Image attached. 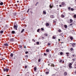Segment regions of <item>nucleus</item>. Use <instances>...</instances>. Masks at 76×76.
<instances>
[{
    "label": "nucleus",
    "mask_w": 76,
    "mask_h": 76,
    "mask_svg": "<svg viewBox=\"0 0 76 76\" xmlns=\"http://www.w3.org/2000/svg\"><path fill=\"white\" fill-rule=\"evenodd\" d=\"M69 68H71L72 67V66H71V65H72V64H71V63H70L69 64Z\"/></svg>",
    "instance_id": "f257e3e1"
},
{
    "label": "nucleus",
    "mask_w": 76,
    "mask_h": 76,
    "mask_svg": "<svg viewBox=\"0 0 76 76\" xmlns=\"http://www.w3.org/2000/svg\"><path fill=\"white\" fill-rule=\"evenodd\" d=\"M3 4V2H2L1 1H0V5H1V6H2Z\"/></svg>",
    "instance_id": "f03ea898"
},
{
    "label": "nucleus",
    "mask_w": 76,
    "mask_h": 76,
    "mask_svg": "<svg viewBox=\"0 0 76 76\" xmlns=\"http://www.w3.org/2000/svg\"><path fill=\"white\" fill-rule=\"evenodd\" d=\"M61 16L62 18H63L65 17V16L63 15V14H62L61 15Z\"/></svg>",
    "instance_id": "7ed1b4c3"
},
{
    "label": "nucleus",
    "mask_w": 76,
    "mask_h": 76,
    "mask_svg": "<svg viewBox=\"0 0 76 76\" xmlns=\"http://www.w3.org/2000/svg\"><path fill=\"white\" fill-rule=\"evenodd\" d=\"M73 23V20H72V19H70V23Z\"/></svg>",
    "instance_id": "20e7f679"
},
{
    "label": "nucleus",
    "mask_w": 76,
    "mask_h": 76,
    "mask_svg": "<svg viewBox=\"0 0 76 76\" xmlns=\"http://www.w3.org/2000/svg\"><path fill=\"white\" fill-rule=\"evenodd\" d=\"M61 4L62 6H64L65 5V3H64L63 2Z\"/></svg>",
    "instance_id": "39448f33"
},
{
    "label": "nucleus",
    "mask_w": 76,
    "mask_h": 76,
    "mask_svg": "<svg viewBox=\"0 0 76 76\" xmlns=\"http://www.w3.org/2000/svg\"><path fill=\"white\" fill-rule=\"evenodd\" d=\"M46 25L47 26H49L50 25V24H49V23H47L46 24Z\"/></svg>",
    "instance_id": "423d86ee"
},
{
    "label": "nucleus",
    "mask_w": 76,
    "mask_h": 76,
    "mask_svg": "<svg viewBox=\"0 0 76 76\" xmlns=\"http://www.w3.org/2000/svg\"><path fill=\"white\" fill-rule=\"evenodd\" d=\"M67 75V72H64V76H66Z\"/></svg>",
    "instance_id": "0eeeda50"
},
{
    "label": "nucleus",
    "mask_w": 76,
    "mask_h": 76,
    "mask_svg": "<svg viewBox=\"0 0 76 76\" xmlns=\"http://www.w3.org/2000/svg\"><path fill=\"white\" fill-rule=\"evenodd\" d=\"M50 18H54V15H51L50 16Z\"/></svg>",
    "instance_id": "6e6552de"
},
{
    "label": "nucleus",
    "mask_w": 76,
    "mask_h": 76,
    "mask_svg": "<svg viewBox=\"0 0 76 76\" xmlns=\"http://www.w3.org/2000/svg\"><path fill=\"white\" fill-rule=\"evenodd\" d=\"M10 56V57H12L13 56V53H11Z\"/></svg>",
    "instance_id": "1a4fd4ad"
},
{
    "label": "nucleus",
    "mask_w": 76,
    "mask_h": 76,
    "mask_svg": "<svg viewBox=\"0 0 76 76\" xmlns=\"http://www.w3.org/2000/svg\"><path fill=\"white\" fill-rule=\"evenodd\" d=\"M72 47H75V43H73L72 44Z\"/></svg>",
    "instance_id": "9d476101"
},
{
    "label": "nucleus",
    "mask_w": 76,
    "mask_h": 76,
    "mask_svg": "<svg viewBox=\"0 0 76 76\" xmlns=\"http://www.w3.org/2000/svg\"><path fill=\"white\" fill-rule=\"evenodd\" d=\"M34 71H36V70H37V67H34Z\"/></svg>",
    "instance_id": "9b49d317"
},
{
    "label": "nucleus",
    "mask_w": 76,
    "mask_h": 76,
    "mask_svg": "<svg viewBox=\"0 0 76 76\" xmlns=\"http://www.w3.org/2000/svg\"><path fill=\"white\" fill-rule=\"evenodd\" d=\"M4 45H5V46H8L9 45L7 43H6L4 44Z\"/></svg>",
    "instance_id": "f8f14e48"
},
{
    "label": "nucleus",
    "mask_w": 76,
    "mask_h": 76,
    "mask_svg": "<svg viewBox=\"0 0 76 76\" xmlns=\"http://www.w3.org/2000/svg\"><path fill=\"white\" fill-rule=\"evenodd\" d=\"M24 31H25V29H23L21 31V33L24 32Z\"/></svg>",
    "instance_id": "ddd939ff"
},
{
    "label": "nucleus",
    "mask_w": 76,
    "mask_h": 76,
    "mask_svg": "<svg viewBox=\"0 0 76 76\" xmlns=\"http://www.w3.org/2000/svg\"><path fill=\"white\" fill-rule=\"evenodd\" d=\"M70 39H71V40H73V38L72 37H70Z\"/></svg>",
    "instance_id": "4468645a"
},
{
    "label": "nucleus",
    "mask_w": 76,
    "mask_h": 76,
    "mask_svg": "<svg viewBox=\"0 0 76 76\" xmlns=\"http://www.w3.org/2000/svg\"><path fill=\"white\" fill-rule=\"evenodd\" d=\"M53 6H51V4H50V8H53Z\"/></svg>",
    "instance_id": "2eb2a0df"
},
{
    "label": "nucleus",
    "mask_w": 76,
    "mask_h": 76,
    "mask_svg": "<svg viewBox=\"0 0 76 76\" xmlns=\"http://www.w3.org/2000/svg\"><path fill=\"white\" fill-rule=\"evenodd\" d=\"M10 40L11 41H13V39H10Z\"/></svg>",
    "instance_id": "dca6fc26"
},
{
    "label": "nucleus",
    "mask_w": 76,
    "mask_h": 76,
    "mask_svg": "<svg viewBox=\"0 0 76 76\" xmlns=\"http://www.w3.org/2000/svg\"><path fill=\"white\" fill-rule=\"evenodd\" d=\"M12 34H15V31H12Z\"/></svg>",
    "instance_id": "f3484780"
},
{
    "label": "nucleus",
    "mask_w": 76,
    "mask_h": 76,
    "mask_svg": "<svg viewBox=\"0 0 76 76\" xmlns=\"http://www.w3.org/2000/svg\"><path fill=\"white\" fill-rule=\"evenodd\" d=\"M56 36H54L53 37V39H56Z\"/></svg>",
    "instance_id": "a211bd4d"
},
{
    "label": "nucleus",
    "mask_w": 76,
    "mask_h": 76,
    "mask_svg": "<svg viewBox=\"0 0 76 76\" xmlns=\"http://www.w3.org/2000/svg\"><path fill=\"white\" fill-rule=\"evenodd\" d=\"M62 60H61L60 61H59V62L60 63H62Z\"/></svg>",
    "instance_id": "6ab92c4d"
},
{
    "label": "nucleus",
    "mask_w": 76,
    "mask_h": 76,
    "mask_svg": "<svg viewBox=\"0 0 76 76\" xmlns=\"http://www.w3.org/2000/svg\"><path fill=\"white\" fill-rule=\"evenodd\" d=\"M43 14H46V12H45V11H43Z\"/></svg>",
    "instance_id": "aec40b11"
},
{
    "label": "nucleus",
    "mask_w": 76,
    "mask_h": 76,
    "mask_svg": "<svg viewBox=\"0 0 76 76\" xmlns=\"http://www.w3.org/2000/svg\"><path fill=\"white\" fill-rule=\"evenodd\" d=\"M73 17L74 18H76V15H74Z\"/></svg>",
    "instance_id": "412c9836"
},
{
    "label": "nucleus",
    "mask_w": 76,
    "mask_h": 76,
    "mask_svg": "<svg viewBox=\"0 0 76 76\" xmlns=\"http://www.w3.org/2000/svg\"><path fill=\"white\" fill-rule=\"evenodd\" d=\"M3 31H1L0 33L1 34H3Z\"/></svg>",
    "instance_id": "4be33fe9"
},
{
    "label": "nucleus",
    "mask_w": 76,
    "mask_h": 76,
    "mask_svg": "<svg viewBox=\"0 0 76 76\" xmlns=\"http://www.w3.org/2000/svg\"><path fill=\"white\" fill-rule=\"evenodd\" d=\"M45 36H46L47 37V36H48V34H45Z\"/></svg>",
    "instance_id": "5701e85b"
},
{
    "label": "nucleus",
    "mask_w": 76,
    "mask_h": 76,
    "mask_svg": "<svg viewBox=\"0 0 76 76\" xmlns=\"http://www.w3.org/2000/svg\"><path fill=\"white\" fill-rule=\"evenodd\" d=\"M6 72H8V71H9V69H6Z\"/></svg>",
    "instance_id": "b1692460"
},
{
    "label": "nucleus",
    "mask_w": 76,
    "mask_h": 76,
    "mask_svg": "<svg viewBox=\"0 0 76 76\" xmlns=\"http://www.w3.org/2000/svg\"><path fill=\"white\" fill-rule=\"evenodd\" d=\"M46 52H47V53L49 52V50L48 49H47L46 50Z\"/></svg>",
    "instance_id": "393cba45"
},
{
    "label": "nucleus",
    "mask_w": 76,
    "mask_h": 76,
    "mask_svg": "<svg viewBox=\"0 0 76 76\" xmlns=\"http://www.w3.org/2000/svg\"><path fill=\"white\" fill-rule=\"evenodd\" d=\"M61 30L60 29H59L58 30V32H61Z\"/></svg>",
    "instance_id": "a878e982"
},
{
    "label": "nucleus",
    "mask_w": 76,
    "mask_h": 76,
    "mask_svg": "<svg viewBox=\"0 0 76 76\" xmlns=\"http://www.w3.org/2000/svg\"><path fill=\"white\" fill-rule=\"evenodd\" d=\"M71 10H72V11H73V10H74V9L73 8H71Z\"/></svg>",
    "instance_id": "bb28decb"
},
{
    "label": "nucleus",
    "mask_w": 76,
    "mask_h": 76,
    "mask_svg": "<svg viewBox=\"0 0 76 76\" xmlns=\"http://www.w3.org/2000/svg\"><path fill=\"white\" fill-rule=\"evenodd\" d=\"M14 28H16V25H14Z\"/></svg>",
    "instance_id": "cd10ccee"
},
{
    "label": "nucleus",
    "mask_w": 76,
    "mask_h": 76,
    "mask_svg": "<svg viewBox=\"0 0 76 76\" xmlns=\"http://www.w3.org/2000/svg\"><path fill=\"white\" fill-rule=\"evenodd\" d=\"M60 54H61V55H63V52H61L60 53Z\"/></svg>",
    "instance_id": "c85d7f7f"
},
{
    "label": "nucleus",
    "mask_w": 76,
    "mask_h": 76,
    "mask_svg": "<svg viewBox=\"0 0 76 76\" xmlns=\"http://www.w3.org/2000/svg\"><path fill=\"white\" fill-rule=\"evenodd\" d=\"M41 61V59H38V62H40Z\"/></svg>",
    "instance_id": "c756f323"
},
{
    "label": "nucleus",
    "mask_w": 76,
    "mask_h": 76,
    "mask_svg": "<svg viewBox=\"0 0 76 76\" xmlns=\"http://www.w3.org/2000/svg\"><path fill=\"white\" fill-rule=\"evenodd\" d=\"M70 50H71V51H73V48H71L70 49Z\"/></svg>",
    "instance_id": "7c9ffc66"
},
{
    "label": "nucleus",
    "mask_w": 76,
    "mask_h": 76,
    "mask_svg": "<svg viewBox=\"0 0 76 76\" xmlns=\"http://www.w3.org/2000/svg\"><path fill=\"white\" fill-rule=\"evenodd\" d=\"M3 70H4V72H6V69H4Z\"/></svg>",
    "instance_id": "2f4dec72"
},
{
    "label": "nucleus",
    "mask_w": 76,
    "mask_h": 76,
    "mask_svg": "<svg viewBox=\"0 0 76 76\" xmlns=\"http://www.w3.org/2000/svg\"><path fill=\"white\" fill-rule=\"evenodd\" d=\"M64 27H65V28H67V26H66V25H64Z\"/></svg>",
    "instance_id": "473e14b6"
},
{
    "label": "nucleus",
    "mask_w": 76,
    "mask_h": 76,
    "mask_svg": "<svg viewBox=\"0 0 76 76\" xmlns=\"http://www.w3.org/2000/svg\"><path fill=\"white\" fill-rule=\"evenodd\" d=\"M39 42H37V45H38V44H39Z\"/></svg>",
    "instance_id": "72a5a7b5"
},
{
    "label": "nucleus",
    "mask_w": 76,
    "mask_h": 76,
    "mask_svg": "<svg viewBox=\"0 0 76 76\" xmlns=\"http://www.w3.org/2000/svg\"><path fill=\"white\" fill-rule=\"evenodd\" d=\"M39 31V29L37 30V32H38Z\"/></svg>",
    "instance_id": "f704fd0d"
},
{
    "label": "nucleus",
    "mask_w": 76,
    "mask_h": 76,
    "mask_svg": "<svg viewBox=\"0 0 76 76\" xmlns=\"http://www.w3.org/2000/svg\"><path fill=\"white\" fill-rule=\"evenodd\" d=\"M28 51H26L25 52L26 54H28Z\"/></svg>",
    "instance_id": "c9c22d12"
},
{
    "label": "nucleus",
    "mask_w": 76,
    "mask_h": 76,
    "mask_svg": "<svg viewBox=\"0 0 76 76\" xmlns=\"http://www.w3.org/2000/svg\"><path fill=\"white\" fill-rule=\"evenodd\" d=\"M68 9L69 10H70V7H68Z\"/></svg>",
    "instance_id": "e433bc0d"
},
{
    "label": "nucleus",
    "mask_w": 76,
    "mask_h": 76,
    "mask_svg": "<svg viewBox=\"0 0 76 76\" xmlns=\"http://www.w3.org/2000/svg\"><path fill=\"white\" fill-rule=\"evenodd\" d=\"M48 45H50V43H48Z\"/></svg>",
    "instance_id": "4c0bfd02"
},
{
    "label": "nucleus",
    "mask_w": 76,
    "mask_h": 76,
    "mask_svg": "<svg viewBox=\"0 0 76 76\" xmlns=\"http://www.w3.org/2000/svg\"><path fill=\"white\" fill-rule=\"evenodd\" d=\"M72 25H73V23H71L70 24V26H72Z\"/></svg>",
    "instance_id": "58836bf2"
},
{
    "label": "nucleus",
    "mask_w": 76,
    "mask_h": 76,
    "mask_svg": "<svg viewBox=\"0 0 76 76\" xmlns=\"http://www.w3.org/2000/svg\"><path fill=\"white\" fill-rule=\"evenodd\" d=\"M69 53L68 52H67L66 53V54H69Z\"/></svg>",
    "instance_id": "ea45409f"
},
{
    "label": "nucleus",
    "mask_w": 76,
    "mask_h": 76,
    "mask_svg": "<svg viewBox=\"0 0 76 76\" xmlns=\"http://www.w3.org/2000/svg\"><path fill=\"white\" fill-rule=\"evenodd\" d=\"M41 29L42 31H44V28H42Z\"/></svg>",
    "instance_id": "a19ab883"
},
{
    "label": "nucleus",
    "mask_w": 76,
    "mask_h": 76,
    "mask_svg": "<svg viewBox=\"0 0 76 76\" xmlns=\"http://www.w3.org/2000/svg\"><path fill=\"white\" fill-rule=\"evenodd\" d=\"M46 74H48V73H49V72H46Z\"/></svg>",
    "instance_id": "79ce46f5"
},
{
    "label": "nucleus",
    "mask_w": 76,
    "mask_h": 76,
    "mask_svg": "<svg viewBox=\"0 0 76 76\" xmlns=\"http://www.w3.org/2000/svg\"><path fill=\"white\" fill-rule=\"evenodd\" d=\"M75 55H73L72 56L73 57H75Z\"/></svg>",
    "instance_id": "37998d69"
},
{
    "label": "nucleus",
    "mask_w": 76,
    "mask_h": 76,
    "mask_svg": "<svg viewBox=\"0 0 76 76\" xmlns=\"http://www.w3.org/2000/svg\"><path fill=\"white\" fill-rule=\"evenodd\" d=\"M64 61L62 60V63H64Z\"/></svg>",
    "instance_id": "c03bdc74"
},
{
    "label": "nucleus",
    "mask_w": 76,
    "mask_h": 76,
    "mask_svg": "<svg viewBox=\"0 0 76 76\" xmlns=\"http://www.w3.org/2000/svg\"><path fill=\"white\" fill-rule=\"evenodd\" d=\"M27 68V66H25V69H26Z\"/></svg>",
    "instance_id": "a18cd8bd"
},
{
    "label": "nucleus",
    "mask_w": 76,
    "mask_h": 76,
    "mask_svg": "<svg viewBox=\"0 0 76 76\" xmlns=\"http://www.w3.org/2000/svg\"><path fill=\"white\" fill-rule=\"evenodd\" d=\"M29 9H28V10L27 11V12H29Z\"/></svg>",
    "instance_id": "49530a36"
},
{
    "label": "nucleus",
    "mask_w": 76,
    "mask_h": 76,
    "mask_svg": "<svg viewBox=\"0 0 76 76\" xmlns=\"http://www.w3.org/2000/svg\"><path fill=\"white\" fill-rule=\"evenodd\" d=\"M22 46H19L20 48H22Z\"/></svg>",
    "instance_id": "de8ad7c7"
},
{
    "label": "nucleus",
    "mask_w": 76,
    "mask_h": 76,
    "mask_svg": "<svg viewBox=\"0 0 76 76\" xmlns=\"http://www.w3.org/2000/svg\"><path fill=\"white\" fill-rule=\"evenodd\" d=\"M44 54L45 56H46V55H47V54H46L45 53H44Z\"/></svg>",
    "instance_id": "09e8293b"
},
{
    "label": "nucleus",
    "mask_w": 76,
    "mask_h": 76,
    "mask_svg": "<svg viewBox=\"0 0 76 76\" xmlns=\"http://www.w3.org/2000/svg\"><path fill=\"white\" fill-rule=\"evenodd\" d=\"M59 7H62V6L61 5H60L59 6Z\"/></svg>",
    "instance_id": "8fccbe9b"
},
{
    "label": "nucleus",
    "mask_w": 76,
    "mask_h": 76,
    "mask_svg": "<svg viewBox=\"0 0 76 76\" xmlns=\"http://www.w3.org/2000/svg\"><path fill=\"white\" fill-rule=\"evenodd\" d=\"M72 60L73 61H75V59H73Z\"/></svg>",
    "instance_id": "3c124183"
},
{
    "label": "nucleus",
    "mask_w": 76,
    "mask_h": 76,
    "mask_svg": "<svg viewBox=\"0 0 76 76\" xmlns=\"http://www.w3.org/2000/svg\"><path fill=\"white\" fill-rule=\"evenodd\" d=\"M24 48H26V46H24Z\"/></svg>",
    "instance_id": "603ef678"
},
{
    "label": "nucleus",
    "mask_w": 76,
    "mask_h": 76,
    "mask_svg": "<svg viewBox=\"0 0 76 76\" xmlns=\"http://www.w3.org/2000/svg\"><path fill=\"white\" fill-rule=\"evenodd\" d=\"M52 66H54V64H53L52 65Z\"/></svg>",
    "instance_id": "864d4df0"
},
{
    "label": "nucleus",
    "mask_w": 76,
    "mask_h": 76,
    "mask_svg": "<svg viewBox=\"0 0 76 76\" xmlns=\"http://www.w3.org/2000/svg\"><path fill=\"white\" fill-rule=\"evenodd\" d=\"M53 22H54V23H56V21H54Z\"/></svg>",
    "instance_id": "5fc2aeb1"
},
{
    "label": "nucleus",
    "mask_w": 76,
    "mask_h": 76,
    "mask_svg": "<svg viewBox=\"0 0 76 76\" xmlns=\"http://www.w3.org/2000/svg\"><path fill=\"white\" fill-rule=\"evenodd\" d=\"M60 41V39H58V41Z\"/></svg>",
    "instance_id": "6e6d98bb"
},
{
    "label": "nucleus",
    "mask_w": 76,
    "mask_h": 76,
    "mask_svg": "<svg viewBox=\"0 0 76 76\" xmlns=\"http://www.w3.org/2000/svg\"><path fill=\"white\" fill-rule=\"evenodd\" d=\"M36 4H38V2H37Z\"/></svg>",
    "instance_id": "4d7b16f0"
},
{
    "label": "nucleus",
    "mask_w": 76,
    "mask_h": 76,
    "mask_svg": "<svg viewBox=\"0 0 76 76\" xmlns=\"http://www.w3.org/2000/svg\"><path fill=\"white\" fill-rule=\"evenodd\" d=\"M17 2V3H19V1H18Z\"/></svg>",
    "instance_id": "13d9d810"
},
{
    "label": "nucleus",
    "mask_w": 76,
    "mask_h": 76,
    "mask_svg": "<svg viewBox=\"0 0 76 76\" xmlns=\"http://www.w3.org/2000/svg\"><path fill=\"white\" fill-rule=\"evenodd\" d=\"M37 5H38V4H36V6H37Z\"/></svg>",
    "instance_id": "bf43d9fd"
},
{
    "label": "nucleus",
    "mask_w": 76,
    "mask_h": 76,
    "mask_svg": "<svg viewBox=\"0 0 76 76\" xmlns=\"http://www.w3.org/2000/svg\"><path fill=\"white\" fill-rule=\"evenodd\" d=\"M7 76H10L9 75H8Z\"/></svg>",
    "instance_id": "052dcab7"
},
{
    "label": "nucleus",
    "mask_w": 76,
    "mask_h": 76,
    "mask_svg": "<svg viewBox=\"0 0 76 76\" xmlns=\"http://www.w3.org/2000/svg\"><path fill=\"white\" fill-rule=\"evenodd\" d=\"M67 56H69V55H67Z\"/></svg>",
    "instance_id": "680f3d73"
},
{
    "label": "nucleus",
    "mask_w": 76,
    "mask_h": 76,
    "mask_svg": "<svg viewBox=\"0 0 76 76\" xmlns=\"http://www.w3.org/2000/svg\"><path fill=\"white\" fill-rule=\"evenodd\" d=\"M42 38H44L43 37H42Z\"/></svg>",
    "instance_id": "e2e57ef3"
},
{
    "label": "nucleus",
    "mask_w": 76,
    "mask_h": 76,
    "mask_svg": "<svg viewBox=\"0 0 76 76\" xmlns=\"http://www.w3.org/2000/svg\"><path fill=\"white\" fill-rule=\"evenodd\" d=\"M34 42H35V40H34Z\"/></svg>",
    "instance_id": "0e129e2a"
},
{
    "label": "nucleus",
    "mask_w": 76,
    "mask_h": 76,
    "mask_svg": "<svg viewBox=\"0 0 76 76\" xmlns=\"http://www.w3.org/2000/svg\"><path fill=\"white\" fill-rule=\"evenodd\" d=\"M33 40H34V39H33Z\"/></svg>",
    "instance_id": "69168bd1"
},
{
    "label": "nucleus",
    "mask_w": 76,
    "mask_h": 76,
    "mask_svg": "<svg viewBox=\"0 0 76 76\" xmlns=\"http://www.w3.org/2000/svg\"><path fill=\"white\" fill-rule=\"evenodd\" d=\"M3 59H2V60H3Z\"/></svg>",
    "instance_id": "338daca9"
},
{
    "label": "nucleus",
    "mask_w": 76,
    "mask_h": 76,
    "mask_svg": "<svg viewBox=\"0 0 76 76\" xmlns=\"http://www.w3.org/2000/svg\"><path fill=\"white\" fill-rule=\"evenodd\" d=\"M18 26L17 27V28Z\"/></svg>",
    "instance_id": "774afa93"
}]
</instances>
